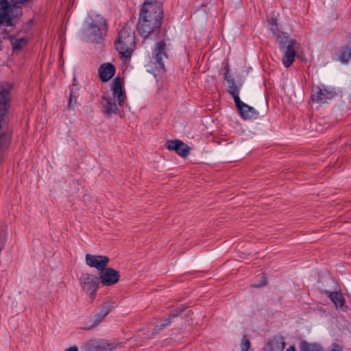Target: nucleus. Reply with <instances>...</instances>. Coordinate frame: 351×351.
<instances>
[{"label": "nucleus", "mask_w": 351, "mask_h": 351, "mask_svg": "<svg viewBox=\"0 0 351 351\" xmlns=\"http://www.w3.org/2000/svg\"><path fill=\"white\" fill-rule=\"evenodd\" d=\"M118 344L107 340L93 341L90 342V351H112Z\"/></svg>", "instance_id": "dca6fc26"}, {"label": "nucleus", "mask_w": 351, "mask_h": 351, "mask_svg": "<svg viewBox=\"0 0 351 351\" xmlns=\"http://www.w3.org/2000/svg\"><path fill=\"white\" fill-rule=\"evenodd\" d=\"M280 48L283 51L282 64L286 67H289L294 62L296 56L295 45L297 42L291 38L284 32L279 36Z\"/></svg>", "instance_id": "20e7f679"}, {"label": "nucleus", "mask_w": 351, "mask_h": 351, "mask_svg": "<svg viewBox=\"0 0 351 351\" xmlns=\"http://www.w3.org/2000/svg\"><path fill=\"white\" fill-rule=\"evenodd\" d=\"M301 351H324L320 345L302 342L300 345Z\"/></svg>", "instance_id": "aec40b11"}, {"label": "nucleus", "mask_w": 351, "mask_h": 351, "mask_svg": "<svg viewBox=\"0 0 351 351\" xmlns=\"http://www.w3.org/2000/svg\"><path fill=\"white\" fill-rule=\"evenodd\" d=\"M85 261L89 267L96 268L101 272L108 266L110 259L106 256L86 254Z\"/></svg>", "instance_id": "9d476101"}, {"label": "nucleus", "mask_w": 351, "mask_h": 351, "mask_svg": "<svg viewBox=\"0 0 351 351\" xmlns=\"http://www.w3.org/2000/svg\"><path fill=\"white\" fill-rule=\"evenodd\" d=\"M28 0H11L15 4H21L27 2Z\"/></svg>", "instance_id": "2f4dec72"}, {"label": "nucleus", "mask_w": 351, "mask_h": 351, "mask_svg": "<svg viewBox=\"0 0 351 351\" xmlns=\"http://www.w3.org/2000/svg\"><path fill=\"white\" fill-rule=\"evenodd\" d=\"M19 12V8L10 5L7 0H0V24L12 26Z\"/></svg>", "instance_id": "39448f33"}, {"label": "nucleus", "mask_w": 351, "mask_h": 351, "mask_svg": "<svg viewBox=\"0 0 351 351\" xmlns=\"http://www.w3.org/2000/svg\"><path fill=\"white\" fill-rule=\"evenodd\" d=\"M112 308V304L110 302H106L100 306L99 311L98 313H100L101 316L106 317V316L111 311Z\"/></svg>", "instance_id": "4be33fe9"}, {"label": "nucleus", "mask_w": 351, "mask_h": 351, "mask_svg": "<svg viewBox=\"0 0 351 351\" xmlns=\"http://www.w3.org/2000/svg\"><path fill=\"white\" fill-rule=\"evenodd\" d=\"M11 43L14 50L21 49L23 46L26 45V40L25 38H12Z\"/></svg>", "instance_id": "5701e85b"}, {"label": "nucleus", "mask_w": 351, "mask_h": 351, "mask_svg": "<svg viewBox=\"0 0 351 351\" xmlns=\"http://www.w3.org/2000/svg\"><path fill=\"white\" fill-rule=\"evenodd\" d=\"M184 311V308L180 307L176 309L173 310L171 313L169 314V316L173 319L176 317H178L179 315H180L183 311Z\"/></svg>", "instance_id": "cd10ccee"}, {"label": "nucleus", "mask_w": 351, "mask_h": 351, "mask_svg": "<svg viewBox=\"0 0 351 351\" xmlns=\"http://www.w3.org/2000/svg\"><path fill=\"white\" fill-rule=\"evenodd\" d=\"M65 351H78V348L76 346H73L65 349Z\"/></svg>", "instance_id": "7c9ffc66"}, {"label": "nucleus", "mask_w": 351, "mask_h": 351, "mask_svg": "<svg viewBox=\"0 0 351 351\" xmlns=\"http://www.w3.org/2000/svg\"><path fill=\"white\" fill-rule=\"evenodd\" d=\"M163 328H164V327H161V324L156 325L152 329V334L156 335V334L158 333Z\"/></svg>", "instance_id": "c85d7f7f"}, {"label": "nucleus", "mask_w": 351, "mask_h": 351, "mask_svg": "<svg viewBox=\"0 0 351 351\" xmlns=\"http://www.w3.org/2000/svg\"><path fill=\"white\" fill-rule=\"evenodd\" d=\"M3 133H0V138L2 137Z\"/></svg>", "instance_id": "c9c22d12"}, {"label": "nucleus", "mask_w": 351, "mask_h": 351, "mask_svg": "<svg viewBox=\"0 0 351 351\" xmlns=\"http://www.w3.org/2000/svg\"><path fill=\"white\" fill-rule=\"evenodd\" d=\"M287 351H296L293 346H290Z\"/></svg>", "instance_id": "f704fd0d"}, {"label": "nucleus", "mask_w": 351, "mask_h": 351, "mask_svg": "<svg viewBox=\"0 0 351 351\" xmlns=\"http://www.w3.org/2000/svg\"><path fill=\"white\" fill-rule=\"evenodd\" d=\"M335 96L336 93L334 90L326 88L324 86L313 87L311 99L313 102L326 103Z\"/></svg>", "instance_id": "6e6552de"}, {"label": "nucleus", "mask_w": 351, "mask_h": 351, "mask_svg": "<svg viewBox=\"0 0 351 351\" xmlns=\"http://www.w3.org/2000/svg\"><path fill=\"white\" fill-rule=\"evenodd\" d=\"M86 35L87 40L92 43H99L102 40L101 29L95 24H89L86 30Z\"/></svg>", "instance_id": "f3484780"}, {"label": "nucleus", "mask_w": 351, "mask_h": 351, "mask_svg": "<svg viewBox=\"0 0 351 351\" xmlns=\"http://www.w3.org/2000/svg\"><path fill=\"white\" fill-rule=\"evenodd\" d=\"M123 82L120 77L117 76L111 84V90L112 92L113 98L103 97L102 104L105 108V112L108 115L112 113L117 114L119 108L117 105L122 106L124 103L126 95L123 90Z\"/></svg>", "instance_id": "7ed1b4c3"}, {"label": "nucleus", "mask_w": 351, "mask_h": 351, "mask_svg": "<svg viewBox=\"0 0 351 351\" xmlns=\"http://www.w3.org/2000/svg\"><path fill=\"white\" fill-rule=\"evenodd\" d=\"M155 62L158 64V67L165 70L164 59H167L168 55L166 51V43L165 41L156 43L154 47Z\"/></svg>", "instance_id": "ddd939ff"}, {"label": "nucleus", "mask_w": 351, "mask_h": 351, "mask_svg": "<svg viewBox=\"0 0 351 351\" xmlns=\"http://www.w3.org/2000/svg\"><path fill=\"white\" fill-rule=\"evenodd\" d=\"M104 318L105 317L101 316L100 313H97L94 316V318L93 319V324L89 326L84 327V328L86 330H90V329L95 327L96 326H97L99 323H101L104 320Z\"/></svg>", "instance_id": "b1692460"}, {"label": "nucleus", "mask_w": 351, "mask_h": 351, "mask_svg": "<svg viewBox=\"0 0 351 351\" xmlns=\"http://www.w3.org/2000/svg\"><path fill=\"white\" fill-rule=\"evenodd\" d=\"M100 282L97 276L90 274H83L80 278V283L82 290L92 299L95 298Z\"/></svg>", "instance_id": "423d86ee"}, {"label": "nucleus", "mask_w": 351, "mask_h": 351, "mask_svg": "<svg viewBox=\"0 0 351 351\" xmlns=\"http://www.w3.org/2000/svg\"><path fill=\"white\" fill-rule=\"evenodd\" d=\"M163 10L157 0H145L139 14L137 30L144 38H148L162 24Z\"/></svg>", "instance_id": "f257e3e1"}, {"label": "nucleus", "mask_w": 351, "mask_h": 351, "mask_svg": "<svg viewBox=\"0 0 351 351\" xmlns=\"http://www.w3.org/2000/svg\"><path fill=\"white\" fill-rule=\"evenodd\" d=\"M172 318L169 316L168 318L165 319V322L161 324V327H166L169 324H171Z\"/></svg>", "instance_id": "c756f323"}, {"label": "nucleus", "mask_w": 351, "mask_h": 351, "mask_svg": "<svg viewBox=\"0 0 351 351\" xmlns=\"http://www.w3.org/2000/svg\"><path fill=\"white\" fill-rule=\"evenodd\" d=\"M270 29L274 32H275L276 31L277 27H276V22H274V23L271 24Z\"/></svg>", "instance_id": "473e14b6"}, {"label": "nucleus", "mask_w": 351, "mask_h": 351, "mask_svg": "<svg viewBox=\"0 0 351 351\" xmlns=\"http://www.w3.org/2000/svg\"><path fill=\"white\" fill-rule=\"evenodd\" d=\"M134 21L125 23L123 29L119 32L114 45L119 53L125 57L129 58L132 54L135 46V33L133 29Z\"/></svg>", "instance_id": "f03ea898"}, {"label": "nucleus", "mask_w": 351, "mask_h": 351, "mask_svg": "<svg viewBox=\"0 0 351 351\" xmlns=\"http://www.w3.org/2000/svg\"><path fill=\"white\" fill-rule=\"evenodd\" d=\"M270 351H282L285 348V343L281 340L274 339L269 343Z\"/></svg>", "instance_id": "412c9836"}, {"label": "nucleus", "mask_w": 351, "mask_h": 351, "mask_svg": "<svg viewBox=\"0 0 351 351\" xmlns=\"http://www.w3.org/2000/svg\"><path fill=\"white\" fill-rule=\"evenodd\" d=\"M250 347V341L246 338L245 336H243V339H242V343L241 345V351H248Z\"/></svg>", "instance_id": "bb28decb"}, {"label": "nucleus", "mask_w": 351, "mask_h": 351, "mask_svg": "<svg viewBox=\"0 0 351 351\" xmlns=\"http://www.w3.org/2000/svg\"><path fill=\"white\" fill-rule=\"evenodd\" d=\"M329 298L337 308H341L343 311L347 310L348 306L345 304V298L341 292H331L329 295Z\"/></svg>", "instance_id": "a211bd4d"}, {"label": "nucleus", "mask_w": 351, "mask_h": 351, "mask_svg": "<svg viewBox=\"0 0 351 351\" xmlns=\"http://www.w3.org/2000/svg\"><path fill=\"white\" fill-rule=\"evenodd\" d=\"M258 278L259 279V282L253 284L252 287L255 288H261L265 286L267 284V277L265 274L261 273L258 276Z\"/></svg>", "instance_id": "393cba45"}, {"label": "nucleus", "mask_w": 351, "mask_h": 351, "mask_svg": "<svg viewBox=\"0 0 351 351\" xmlns=\"http://www.w3.org/2000/svg\"><path fill=\"white\" fill-rule=\"evenodd\" d=\"M330 351H342V350L339 346H335V348Z\"/></svg>", "instance_id": "72a5a7b5"}, {"label": "nucleus", "mask_w": 351, "mask_h": 351, "mask_svg": "<svg viewBox=\"0 0 351 351\" xmlns=\"http://www.w3.org/2000/svg\"><path fill=\"white\" fill-rule=\"evenodd\" d=\"M11 86L8 84H0V129L6 123V114L10 108V90Z\"/></svg>", "instance_id": "0eeeda50"}, {"label": "nucleus", "mask_w": 351, "mask_h": 351, "mask_svg": "<svg viewBox=\"0 0 351 351\" xmlns=\"http://www.w3.org/2000/svg\"><path fill=\"white\" fill-rule=\"evenodd\" d=\"M77 104V97L74 95L73 89H72L70 92L69 101L68 107L70 109H72Z\"/></svg>", "instance_id": "a878e982"}, {"label": "nucleus", "mask_w": 351, "mask_h": 351, "mask_svg": "<svg viewBox=\"0 0 351 351\" xmlns=\"http://www.w3.org/2000/svg\"><path fill=\"white\" fill-rule=\"evenodd\" d=\"M351 58V45L343 47L338 56V59L342 63H347Z\"/></svg>", "instance_id": "6ab92c4d"}, {"label": "nucleus", "mask_w": 351, "mask_h": 351, "mask_svg": "<svg viewBox=\"0 0 351 351\" xmlns=\"http://www.w3.org/2000/svg\"><path fill=\"white\" fill-rule=\"evenodd\" d=\"M167 148L175 151L179 156L185 158L189 154V147L182 141L176 139L167 141Z\"/></svg>", "instance_id": "f8f14e48"}, {"label": "nucleus", "mask_w": 351, "mask_h": 351, "mask_svg": "<svg viewBox=\"0 0 351 351\" xmlns=\"http://www.w3.org/2000/svg\"><path fill=\"white\" fill-rule=\"evenodd\" d=\"M99 278L102 285L112 286L119 280L120 274L119 271L106 267L105 269L99 273Z\"/></svg>", "instance_id": "9b49d317"}, {"label": "nucleus", "mask_w": 351, "mask_h": 351, "mask_svg": "<svg viewBox=\"0 0 351 351\" xmlns=\"http://www.w3.org/2000/svg\"><path fill=\"white\" fill-rule=\"evenodd\" d=\"M225 72H224V79L228 84V93L232 95V97H234L237 95H239L240 93V88L242 86L241 84H239V85H237L235 84V80L232 75L230 74V66L228 64H227L225 68Z\"/></svg>", "instance_id": "4468645a"}, {"label": "nucleus", "mask_w": 351, "mask_h": 351, "mask_svg": "<svg viewBox=\"0 0 351 351\" xmlns=\"http://www.w3.org/2000/svg\"><path fill=\"white\" fill-rule=\"evenodd\" d=\"M235 106L243 119H257L258 112L253 108L243 102L239 95L233 97Z\"/></svg>", "instance_id": "1a4fd4ad"}, {"label": "nucleus", "mask_w": 351, "mask_h": 351, "mask_svg": "<svg viewBox=\"0 0 351 351\" xmlns=\"http://www.w3.org/2000/svg\"><path fill=\"white\" fill-rule=\"evenodd\" d=\"M115 66L109 62L101 64L98 69V75L103 82L109 81L115 74Z\"/></svg>", "instance_id": "2eb2a0df"}]
</instances>
